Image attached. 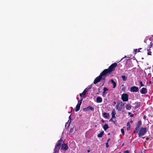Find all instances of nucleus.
<instances>
[{
  "label": "nucleus",
  "mask_w": 153,
  "mask_h": 153,
  "mask_svg": "<svg viewBox=\"0 0 153 153\" xmlns=\"http://www.w3.org/2000/svg\"><path fill=\"white\" fill-rule=\"evenodd\" d=\"M117 63H114L109 67L108 69H105V70H106L104 72L105 74L106 75L108 73L109 74L113 71L114 70L115 68L117 66Z\"/></svg>",
  "instance_id": "f257e3e1"
},
{
  "label": "nucleus",
  "mask_w": 153,
  "mask_h": 153,
  "mask_svg": "<svg viewBox=\"0 0 153 153\" xmlns=\"http://www.w3.org/2000/svg\"><path fill=\"white\" fill-rule=\"evenodd\" d=\"M105 71H106V70H104L95 79L94 82V84H96L97 83L99 82L102 78H103V76L105 75L104 73V72Z\"/></svg>",
  "instance_id": "f03ea898"
},
{
  "label": "nucleus",
  "mask_w": 153,
  "mask_h": 153,
  "mask_svg": "<svg viewBox=\"0 0 153 153\" xmlns=\"http://www.w3.org/2000/svg\"><path fill=\"white\" fill-rule=\"evenodd\" d=\"M139 135L140 137H142L146 133V128H141L139 129Z\"/></svg>",
  "instance_id": "7ed1b4c3"
},
{
  "label": "nucleus",
  "mask_w": 153,
  "mask_h": 153,
  "mask_svg": "<svg viewBox=\"0 0 153 153\" xmlns=\"http://www.w3.org/2000/svg\"><path fill=\"white\" fill-rule=\"evenodd\" d=\"M124 104L122 101H118L117 102V104L116 106V109L119 111H120L122 108L124 107Z\"/></svg>",
  "instance_id": "20e7f679"
},
{
  "label": "nucleus",
  "mask_w": 153,
  "mask_h": 153,
  "mask_svg": "<svg viewBox=\"0 0 153 153\" xmlns=\"http://www.w3.org/2000/svg\"><path fill=\"white\" fill-rule=\"evenodd\" d=\"M62 142V141L61 140H60L57 142L56 144V145L55 149H54L55 153H57L59 151L60 148V146L61 144V142Z\"/></svg>",
  "instance_id": "39448f33"
},
{
  "label": "nucleus",
  "mask_w": 153,
  "mask_h": 153,
  "mask_svg": "<svg viewBox=\"0 0 153 153\" xmlns=\"http://www.w3.org/2000/svg\"><path fill=\"white\" fill-rule=\"evenodd\" d=\"M82 100H83V99H82L78 100V103L76 106V108H75V110L76 111V112L78 111L79 110V109L80 108V106L82 103Z\"/></svg>",
  "instance_id": "423d86ee"
},
{
  "label": "nucleus",
  "mask_w": 153,
  "mask_h": 153,
  "mask_svg": "<svg viewBox=\"0 0 153 153\" xmlns=\"http://www.w3.org/2000/svg\"><path fill=\"white\" fill-rule=\"evenodd\" d=\"M122 100L123 101H127L128 100V95L127 94H123L121 96Z\"/></svg>",
  "instance_id": "0eeeda50"
},
{
  "label": "nucleus",
  "mask_w": 153,
  "mask_h": 153,
  "mask_svg": "<svg viewBox=\"0 0 153 153\" xmlns=\"http://www.w3.org/2000/svg\"><path fill=\"white\" fill-rule=\"evenodd\" d=\"M139 91V89L138 87L134 86L131 88L130 91L132 92H138Z\"/></svg>",
  "instance_id": "6e6552de"
},
{
  "label": "nucleus",
  "mask_w": 153,
  "mask_h": 153,
  "mask_svg": "<svg viewBox=\"0 0 153 153\" xmlns=\"http://www.w3.org/2000/svg\"><path fill=\"white\" fill-rule=\"evenodd\" d=\"M140 92L141 94H144L147 93V89L145 88H143L140 91Z\"/></svg>",
  "instance_id": "1a4fd4ad"
},
{
  "label": "nucleus",
  "mask_w": 153,
  "mask_h": 153,
  "mask_svg": "<svg viewBox=\"0 0 153 153\" xmlns=\"http://www.w3.org/2000/svg\"><path fill=\"white\" fill-rule=\"evenodd\" d=\"M68 148V147L67 145L65 144H63L62 146L61 149L64 150V151L66 150Z\"/></svg>",
  "instance_id": "9d476101"
},
{
  "label": "nucleus",
  "mask_w": 153,
  "mask_h": 153,
  "mask_svg": "<svg viewBox=\"0 0 153 153\" xmlns=\"http://www.w3.org/2000/svg\"><path fill=\"white\" fill-rule=\"evenodd\" d=\"M88 89L87 88H85L83 91L82 93L80 94V97L82 96V95H83V97L85 98V96L86 94V93L88 91Z\"/></svg>",
  "instance_id": "9b49d317"
},
{
  "label": "nucleus",
  "mask_w": 153,
  "mask_h": 153,
  "mask_svg": "<svg viewBox=\"0 0 153 153\" xmlns=\"http://www.w3.org/2000/svg\"><path fill=\"white\" fill-rule=\"evenodd\" d=\"M108 90V89L106 87H104L103 89V92L102 94V96L104 97H105V96L107 94V93H106V91H107Z\"/></svg>",
  "instance_id": "f8f14e48"
},
{
  "label": "nucleus",
  "mask_w": 153,
  "mask_h": 153,
  "mask_svg": "<svg viewBox=\"0 0 153 153\" xmlns=\"http://www.w3.org/2000/svg\"><path fill=\"white\" fill-rule=\"evenodd\" d=\"M115 114L116 112L115 110L114 109H113L112 110V111L111 113V115H112V118H114L115 117Z\"/></svg>",
  "instance_id": "ddd939ff"
},
{
  "label": "nucleus",
  "mask_w": 153,
  "mask_h": 153,
  "mask_svg": "<svg viewBox=\"0 0 153 153\" xmlns=\"http://www.w3.org/2000/svg\"><path fill=\"white\" fill-rule=\"evenodd\" d=\"M96 101L97 103H101L102 101V99L100 97H98L97 98Z\"/></svg>",
  "instance_id": "4468645a"
},
{
  "label": "nucleus",
  "mask_w": 153,
  "mask_h": 153,
  "mask_svg": "<svg viewBox=\"0 0 153 153\" xmlns=\"http://www.w3.org/2000/svg\"><path fill=\"white\" fill-rule=\"evenodd\" d=\"M84 110H87L88 109L91 110V111H94V108L91 106H89L87 107V108H84Z\"/></svg>",
  "instance_id": "2eb2a0df"
},
{
  "label": "nucleus",
  "mask_w": 153,
  "mask_h": 153,
  "mask_svg": "<svg viewBox=\"0 0 153 153\" xmlns=\"http://www.w3.org/2000/svg\"><path fill=\"white\" fill-rule=\"evenodd\" d=\"M110 81L113 85V88H115L116 85V82L112 79H111Z\"/></svg>",
  "instance_id": "dca6fc26"
},
{
  "label": "nucleus",
  "mask_w": 153,
  "mask_h": 153,
  "mask_svg": "<svg viewBox=\"0 0 153 153\" xmlns=\"http://www.w3.org/2000/svg\"><path fill=\"white\" fill-rule=\"evenodd\" d=\"M103 117L106 118H108V117L109 116V114L106 113H104L103 114Z\"/></svg>",
  "instance_id": "f3484780"
},
{
  "label": "nucleus",
  "mask_w": 153,
  "mask_h": 153,
  "mask_svg": "<svg viewBox=\"0 0 153 153\" xmlns=\"http://www.w3.org/2000/svg\"><path fill=\"white\" fill-rule=\"evenodd\" d=\"M126 108L128 110H130L131 109V105L129 104H127L126 105Z\"/></svg>",
  "instance_id": "a211bd4d"
},
{
  "label": "nucleus",
  "mask_w": 153,
  "mask_h": 153,
  "mask_svg": "<svg viewBox=\"0 0 153 153\" xmlns=\"http://www.w3.org/2000/svg\"><path fill=\"white\" fill-rule=\"evenodd\" d=\"M108 128V125L107 124H105L103 126V128L105 131H106Z\"/></svg>",
  "instance_id": "6ab92c4d"
},
{
  "label": "nucleus",
  "mask_w": 153,
  "mask_h": 153,
  "mask_svg": "<svg viewBox=\"0 0 153 153\" xmlns=\"http://www.w3.org/2000/svg\"><path fill=\"white\" fill-rule=\"evenodd\" d=\"M104 134V131H101L100 133L98 134L97 135V137H102V136Z\"/></svg>",
  "instance_id": "aec40b11"
},
{
  "label": "nucleus",
  "mask_w": 153,
  "mask_h": 153,
  "mask_svg": "<svg viewBox=\"0 0 153 153\" xmlns=\"http://www.w3.org/2000/svg\"><path fill=\"white\" fill-rule=\"evenodd\" d=\"M75 131V129L74 128H71L70 130V132L71 133H73Z\"/></svg>",
  "instance_id": "412c9836"
},
{
  "label": "nucleus",
  "mask_w": 153,
  "mask_h": 153,
  "mask_svg": "<svg viewBox=\"0 0 153 153\" xmlns=\"http://www.w3.org/2000/svg\"><path fill=\"white\" fill-rule=\"evenodd\" d=\"M122 78L124 81H126L127 80V77L124 75L122 76Z\"/></svg>",
  "instance_id": "4be33fe9"
},
{
  "label": "nucleus",
  "mask_w": 153,
  "mask_h": 153,
  "mask_svg": "<svg viewBox=\"0 0 153 153\" xmlns=\"http://www.w3.org/2000/svg\"><path fill=\"white\" fill-rule=\"evenodd\" d=\"M141 125V123L140 121H139L138 122V125L137 127L139 128L140 126Z\"/></svg>",
  "instance_id": "5701e85b"
},
{
  "label": "nucleus",
  "mask_w": 153,
  "mask_h": 153,
  "mask_svg": "<svg viewBox=\"0 0 153 153\" xmlns=\"http://www.w3.org/2000/svg\"><path fill=\"white\" fill-rule=\"evenodd\" d=\"M139 128H138L137 127H136L135 129V130H134V133L136 132H137Z\"/></svg>",
  "instance_id": "b1692460"
},
{
  "label": "nucleus",
  "mask_w": 153,
  "mask_h": 153,
  "mask_svg": "<svg viewBox=\"0 0 153 153\" xmlns=\"http://www.w3.org/2000/svg\"><path fill=\"white\" fill-rule=\"evenodd\" d=\"M141 49V48H140L139 49H135L134 50V51L135 52V53H136V52H139L140 51V50Z\"/></svg>",
  "instance_id": "393cba45"
},
{
  "label": "nucleus",
  "mask_w": 153,
  "mask_h": 153,
  "mask_svg": "<svg viewBox=\"0 0 153 153\" xmlns=\"http://www.w3.org/2000/svg\"><path fill=\"white\" fill-rule=\"evenodd\" d=\"M139 83L141 85L140 87H142L144 86L142 82L141 81H139Z\"/></svg>",
  "instance_id": "a878e982"
},
{
  "label": "nucleus",
  "mask_w": 153,
  "mask_h": 153,
  "mask_svg": "<svg viewBox=\"0 0 153 153\" xmlns=\"http://www.w3.org/2000/svg\"><path fill=\"white\" fill-rule=\"evenodd\" d=\"M121 132L123 134H124V131L123 129L122 128L121 129Z\"/></svg>",
  "instance_id": "bb28decb"
},
{
  "label": "nucleus",
  "mask_w": 153,
  "mask_h": 153,
  "mask_svg": "<svg viewBox=\"0 0 153 153\" xmlns=\"http://www.w3.org/2000/svg\"><path fill=\"white\" fill-rule=\"evenodd\" d=\"M126 56H125L124 57V58H122V59H121V60H120V61H118L117 62V63H118L119 62H120V61H121V60H122L124 58H126Z\"/></svg>",
  "instance_id": "cd10ccee"
},
{
  "label": "nucleus",
  "mask_w": 153,
  "mask_h": 153,
  "mask_svg": "<svg viewBox=\"0 0 153 153\" xmlns=\"http://www.w3.org/2000/svg\"><path fill=\"white\" fill-rule=\"evenodd\" d=\"M127 126L128 127H129V128H130V124H129V122H128V123H127Z\"/></svg>",
  "instance_id": "c85d7f7f"
},
{
  "label": "nucleus",
  "mask_w": 153,
  "mask_h": 153,
  "mask_svg": "<svg viewBox=\"0 0 153 153\" xmlns=\"http://www.w3.org/2000/svg\"><path fill=\"white\" fill-rule=\"evenodd\" d=\"M151 52L150 51H149L148 53L147 54L148 55H151Z\"/></svg>",
  "instance_id": "c756f323"
},
{
  "label": "nucleus",
  "mask_w": 153,
  "mask_h": 153,
  "mask_svg": "<svg viewBox=\"0 0 153 153\" xmlns=\"http://www.w3.org/2000/svg\"><path fill=\"white\" fill-rule=\"evenodd\" d=\"M124 153H130L129 151L128 150H126L124 152Z\"/></svg>",
  "instance_id": "7c9ffc66"
},
{
  "label": "nucleus",
  "mask_w": 153,
  "mask_h": 153,
  "mask_svg": "<svg viewBox=\"0 0 153 153\" xmlns=\"http://www.w3.org/2000/svg\"><path fill=\"white\" fill-rule=\"evenodd\" d=\"M108 142H107V143H106V147L107 148H108Z\"/></svg>",
  "instance_id": "2f4dec72"
},
{
  "label": "nucleus",
  "mask_w": 153,
  "mask_h": 153,
  "mask_svg": "<svg viewBox=\"0 0 153 153\" xmlns=\"http://www.w3.org/2000/svg\"><path fill=\"white\" fill-rule=\"evenodd\" d=\"M110 140V139H109H109H108V141H107L108 142H109Z\"/></svg>",
  "instance_id": "473e14b6"
},
{
  "label": "nucleus",
  "mask_w": 153,
  "mask_h": 153,
  "mask_svg": "<svg viewBox=\"0 0 153 153\" xmlns=\"http://www.w3.org/2000/svg\"><path fill=\"white\" fill-rule=\"evenodd\" d=\"M101 121L102 122V123H104V120H101Z\"/></svg>",
  "instance_id": "72a5a7b5"
},
{
  "label": "nucleus",
  "mask_w": 153,
  "mask_h": 153,
  "mask_svg": "<svg viewBox=\"0 0 153 153\" xmlns=\"http://www.w3.org/2000/svg\"><path fill=\"white\" fill-rule=\"evenodd\" d=\"M114 104H116V102H115V101L114 102Z\"/></svg>",
  "instance_id": "f704fd0d"
},
{
  "label": "nucleus",
  "mask_w": 153,
  "mask_h": 153,
  "mask_svg": "<svg viewBox=\"0 0 153 153\" xmlns=\"http://www.w3.org/2000/svg\"><path fill=\"white\" fill-rule=\"evenodd\" d=\"M130 128H129V127H128L127 128V130H128V129H130Z\"/></svg>",
  "instance_id": "c9c22d12"
},
{
  "label": "nucleus",
  "mask_w": 153,
  "mask_h": 153,
  "mask_svg": "<svg viewBox=\"0 0 153 153\" xmlns=\"http://www.w3.org/2000/svg\"><path fill=\"white\" fill-rule=\"evenodd\" d=\"M133 115L132 114L131 115V117H133Z\"/></svg>",
  "instance_id": "e433bc0d"
},
{
  "label": "nucleus",
  "mask_w": 153,
  "mask_h": 153,
  "mask_svg": "<svg viewBox=\"0 0 153 153\" xmlns=\"http://www.w3.org/2000/svg\"><path fill=\"white\" fill-rule=\"evenodd\" d=\"M147 40H144V42H146V41Z\"/></svg>",
  "instance_id": "4c0bfd02"
},
{
  "label": "nucleus",
  "mask_w": 153,
  "mask_h": 153,
  "mask_svg": "<svg viewBox=\"0 0 153 153\" xmlns=\"http://www.w3.org/2000/svg\"><path fill=\"white\" fill-rule=\"evenodd\" d=\"M69 118L70 119H71V115L69 117Z\"/></svg>",
  "instance_id": "58836bf2"
},
{
  "label": "nucleus",
  "mask_w": 153,
  "mask_h": 153,
  "mask_svg": "<svg viewBox=\"0 0 153 153\" xmlns=\"http://www.w3.org/2000/svg\"><path fill=\"white\" fill-rule=\"evenodd\" d=\"M89 151H89V150H88V152H89Z\"/></svg>",
  "instance_id": "ea45409f"
},
{
  "label": "nucleus",
  "mask_w": 153,
  "mask_h": 153,
  "mask_svg": "<svg viewBox=\"0 0 153 153\" xmlns=\"http://www.w3.org/2000/svg\"><path fill=\"white\" fill-rule=\"evenodd\" d=\"M77 99L78 100L79 99V98H77Z\"/></svg>",
  "instance_id": "a19ab883"
},
{
  "label": "nucleus",
  "mask_w": 153,
  "mask_h": 153,
  "mask_svg": "<svg viewBox=\"0 0 153 153\" xmlns=\"http://www.w3.org/2000/svg\"><path fill=\"white\" fill-rule=\"evenodd\" d=\"M121 153V152H119V153Z\"/></svg>",
  "instance_id": "79ce46f5"
}]
</instances>
